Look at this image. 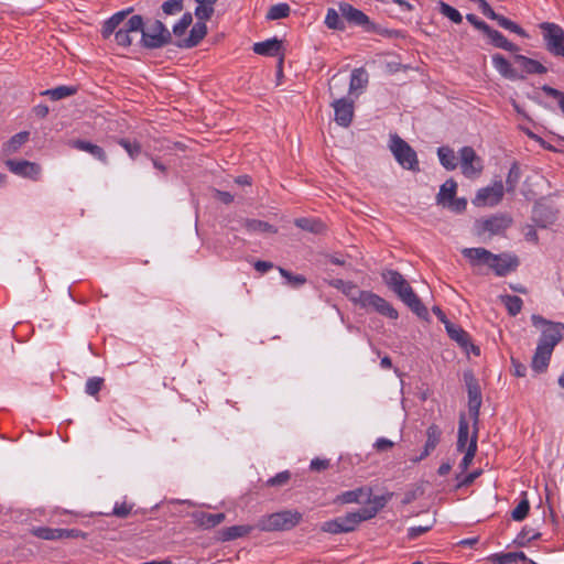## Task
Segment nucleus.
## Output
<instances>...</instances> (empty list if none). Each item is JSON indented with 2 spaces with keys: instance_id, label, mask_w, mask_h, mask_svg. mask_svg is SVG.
Returning a JSON list of instances; mask_svg holds the SVG:
<instances>
[{
  "instance_id": "f257e3e1",
  "label": "nucleus",
  "mask_w": 564,
  "mask_h": 564,
  "mask_svg": "<svg viewBox=\"0 0 564 564\" xmlns=\"http://www.w3.org/2000/svg\"><path fill=\"white\" fill-rule=\"evenodd\" d=\"M132 9L121 10L108 18V35L113 34L115 42L122 47L129 46L142 31L141 15H130Z\"/></svg>"
},
{
  "instance_id": "f03ea898",
  "label": "nucleus",
  "mask_w": 564,
  "mask_h": 564,
  "mask_svg": "<svg viewBox=\"0 0 564 564\" xmlns=\"http://www.w3.org/2000/svg\"><path fill=\"white\" fill-rule=\"evenodd\" d=\"M302 520L297 510H282L259 519L257 528L261 531H288L295 528Z\"/></svg>"
},
{
  "instance_id": "7ed1b4c3",
  "label": "nucleus",
  "mask_w": 564,
  "mask_h": 564,
  "mask_svg": "<svg viewBox=\"0 0 564 564\" xmlns=\"http://www.w3.org/2000/svg\"><path fill=\"white\" fill-rule=\"evenodd\" d=\"M389 149L395 161L405 170L420 171V163L416 152L397 133L390 134Z\"/></svg>"
},
{
  "instance_id": "20e7f679",
  "label": "nucleus",
  "mask_w": 564,
  "mask_h": 564,
  "mask_svg": "<svg viewBox=\"0 0 564 564\" xmlns=\"http://www.w3.org/2000/svg\"><path fill=\"white\" fill-rule=\"evenodd\" d=\"M355 304L359 305L361 308L377 312L391 319H397L399 316L397 310L393 308L389 302L371 291L361 290Z\"/></svg>"
},
{
  "instance_id": "39448f33",
  "label": "nucleus",
  "mask_w": 564,
  "mask_h": 564,
  "mask_svg": "<svg viewBox=\"0 0 564 564\" xmlns=\"http://www.w3.org/2000/svg\"><path fill=\"white\" fill-rule=\"evenodd\" d=\"M369 520V514L361 516L360 511L350 512L334 520L326 521L322 524L323 532L338 534L354 531L360 522Z\"/></svg>"
},
{
  "instance_id": "423d86ee",
  "label": "nucleus",
  "mask_w": 564,
  "mask_h": 564,
  "mask_svg": "<svg viewBox=\"0 0 564 564\" xmlns=\"http://www.w3.org/2000/svg\"><path fill=\"white\" fill-rule=\"evenodd\" d=\"M532 323L535 327L545 326L539 340V346L554 350V347L562 340L564 325L561 323H551L539 315L532 316Z\"/></svg>"
},
{
  "instance_id": "0eeeda50",
  "label": "nucleus",
  "mask_w": 564,
  "mask_h": 564,
  "mask_svg": "<svg viewBox=\"0 0 564 564\" xmlns=\"http://www.w3.org/2000/svg\"><path fill=\"white\" fill-rule=\"evenodd\" d=\"M546 50L554 56L564 57V30L555 23L543 22L540 24Z\"/></svg>"
},
{
  "instance_id": "6e6552de",
  "label": "nucleus",
  "mask_w": 564,
  "mask_h": 564,
  "mask_svg": "<svg viewBox=\"0 0 564 564\" xmlns=\"http://www.w3.org/2000/svg\"><path fill=\"white\" fill-rule=\"evenodd\" d=\"M141 41L145 47L158 48L171 41V33L164 24L156 20L147 29L142 26Z\"/></svg>"
},
{
  "instance_id": "1a4fd4ad",
  "label": "nucleus",
  "mask_w": 564,
  "mask_h": 564,
  "mask_svg": "<svg viewBox=\"0 0 564 564\" xmlns=\"http://www.w3.org/2000/svg\"><path fill=\"white\" fill-rule=\"evenodd\" d=\"M462 173L468 178H476L482 172L481 159L471 147H464L459 150Z\"/></svg>"
},
{
  "instance_id": "9d476101",
  "label": "nucleus",
  "mask_w": 564,
  "mask_h": 564,
  "mask_svg": "<svg viewBox=\"0 0 564 564\" xmlns=\"http://www.w3.org/2000/svg\"><path fill=\"white\" fill-rule=\"evenodd\" d=\"M503 193V184L501 181H498L491 186L480 188L473 203L476 206H496L501 202Z\"/></svg>"
},
{
  "instance_id": "9b49d317",
  "label": "nucleus",
  "mask_w": 564,
  "mask_h": 564,
  "mask_svg": "<svg viewBox=\"0 0 564 564\" xmlns=\"http://www.w3.org/2000/svg\"><path fill=\"white\" fill-rule=\"evenodd\" d=\"M6 166L13 174L33 181H37L42 172L40 164L26 160H7Z\"/></svg>"
},
{
  "instance_id": "f8f14e48",
  "label": "nucleus",
  "mask_w": 564,
  "mask_h": 564,
  "mask_svg": "<svg viewBox=\"0 0 564 564\" xmlns=\"http://www.w3.org/2000/svg\"><path fill=\"white\" fill-rule=\"evenodd\" d=\"M511 218L507 215H497L477 221L478 235L489 232L490 236L499 235L511 226Z\"/></svg>"
},
{
  "instance_id": "ddd939ff",
  "label": "nucleus",
  "mask_w": 564,
  "mask_h": 564,
  "mask_svg": "<svg viewBox=\"0 0 564 564\" xmlns=\"http://www.w3.org/2000/svg\"><path fill=\"white\" fill-rule=\"evenodd\" d=\"M395 294L419 317L425 318L427 316V308L422 304L421 300L414 293L413 289L408 283V281L403 283V285L400 289L397 290Z\"/></svg>"
},
{
  "instance_id": "4468645a",
  "label": "nucleus",
  "mask_w": 564,
  "mask_h": 564,
  "mask_svg": "<svg viewBox=\"0 0 564 564\" xmlns=\"http://www.w3.org/2000/svg\"><path fill=\"white\" fill-rule=\"evenodd\" d=\"M519 265V260L516 256L509 253L495 254L489 263V268L498 275L505 276L514 271Z\"/></svg>"
},
{
  "instance_id": "2eb2a0df",
  "label": "nucleus",
  "mask_w": 564,
  "mask_h": 564,
  "mask_svg": "<svg viewBox=\"0 0 564 564\" xmlns=\"http://www.w3.org/2000/svg\"><path fill=\"white\" fill-rule=\"evenodd\" d=\"M339 12L349 23L362 26L366 31L373 29V24L370 22L369 18L361 10L347 2L339 4Z\"/></svg>"
},
{
  "instance_id": "dca6fc26",
  "label": "nucleus",
  "mask_w": 564,
  "mask_h": 564,
  "mask_svg": "<svg viewBox=\"0 0 564 564\" xmlns=\"http://www.w3.org/2000/svg\"><path fill=\"white\" fill-rule=\"evenodd\" d=\"M335 111V121L341 127H348L354 118V101L347 98H338L332 102Z\"/></svg>"
},
{
  "instance_id": "f3484780",
  "label": "nucleus",
  "mask_w": 564,
  "mask_h": 564,
  "mask_svg": "<svg viewBox=\"0 0 564 564\" xmlns=\"http://www.w3.org/2000/svg\"><path fill=\"white\" fill-rule=\"evenodd\" d=\"M513 63L517 65L516 68H518L519 73L523 74L524 77L531 74H545L547 72L546 67L539 61L524 55L516 54L513 56Z\"/></svg>"
},
{
  "instance_id": "a211bd4d",
  "label": "nucleus",
  "mask_w": 564,
  "mask_h": 564,
  "mask_svg": "<svg viewBox=\"0 0 564 564\" xmlns=\"http://www.w3.org/2000/svg\"><path fill=\"white\" fill-rule=\"evenodd\" d=\"M445 328L448 336L453 340H455L459 346H462L467 352L469 351L470 348L476 356L480 354L479 348L470 343L469 335L463 328L456 326L453 323H447V326H445Z\"/></svg>"
},
{
  "instance_id": "6ab92c4d",
  "label": "nucleus",
  "mask_w": 564,
  "mask_h": 564,
  "mask_svg": "<svg viewBox=\"0 0 564 564\" xmlns=\"http://www.w3.org/2000/svg\"><path fill=\"white\" fill-rule=\"evenodd\" d=\"M492 65L503 78L510 80L524 79V75L520 74L518 68L513 67L501 54L492 55Z\"/></svg>"
},
{
  "instance_id": "aec40b11",
  "label": "nucleus",
  "mask_w": 564,
  "mask_h": 564,
  "mask_svg": "<svg viewBox=\"0 0 564 564\" xmlns=\"http://www.w3.org/2000/svg\"><path fill=\"white\" fill-rule=\"evenodd\" d=\"M463 256L468 259L471 265L486 264L489 267L494 253L485 248H465Z\"/></svg>"
},
{
  "instance_id": "412c9836",
  "label": "nucleus",
  "mask_w": 564,
  "mask_h": 564,
  "mask_svg": "<svg viewBox=\"0 0 564 564\" xmlns=\"http://www.w3.org/2000/svg\"><path fill=\"white\" fill-rule=\"evenodd\" d=\"M441 436V429L435 424L430 425L426 430V442L424 445V451L419 457L414 458L413 462H420L427 457L440 443Z\"/></svg>"
},
{
  "instance_id": "4be33fe9",
  "label": "nucleus",
  "mask_w": 564,
  "mask_h": 564,
  "mask_svg": "<svg viewBox=\"0 0 564 564\" xmlns=\"http://www.w3.org/2000/svg\"><path fill=\"white\" fill-rule=\"evenodd\" d=\"M195 523L203 529H213L225 521V513H207L204 511H197L193 513Z\"/></svg>"
},
{
  "instance_id": "5701e85b",
  "label": "nucleus",
  "mask_w": 564,
  "mask_h": 564,
  "mask_svg": "<svg viewBox=\"0 0 564 564\" xmlns=\"http://www.w3.org/2000/svg\"><path fill=\"white\" fill-rule=\"evenodd\" d=\"M553 350L538 345L532 358L531 367L538 372H544L547 369Z\"/></svg>"
},
{
  "instance_id": "b1692460",
  "label": "nucleus",
  "mask_w": 564,
  "mask_h": 564,
  "mask_svg": "<svg viewBox=\"0 0 564 564\" xmlns=\"http://www.w3.org/2000/svg\"><path fill=\"white\" fill-rule=\"evenodd\" d=\"M282 42L278 39H270L253 45V52L259 55L275 56L281 53Z\"/></svg>"
},
{
  "instance_id": "393cba45",
  "label": "nucleus",
  "mask_w": 564,
  "mask_h": 564,
  "mask_svg": "<svg viewBox=\"0 0 564 564\" xmlns=\"http://www.w3.org/2000/svg\"><path fill=\"white\" fill-rule=\"evenodd\" d=\"M485 34L489 37L491 44L496 47L506 50L508 52L519 51L518 45L511 43L502 33L491 29L490 26L488 28V31H486Z\"/></svg>"
},
{
  "instance_id": "a878e982",
  "label": "nucleus",
  "mask_w": 564,
  "mask_h": 564,
  "mask_svg": "<svg viewBox=\"0 0 564 564\" xmlns=\"http://www.w3.org/2000/svg\"><path fill=\"white\" fill-rule=\"evenodd\" d=\"M253 530V527L251 525H232L228 528L221 529L219 534V540L226 542V541H232L238 538H242L248 535Z\"/></svg>"
},
{
  "instance_id": "bb28decb",
  "label": "nucleus",
  "mask_w": 564,
  "mask_h": 564,
  "mask_svg": "<svg viewBox=\"0 0 564 564\" xmlns=\"http://www.w3.org/2000/svg\"><path fill=\"white\" fill-rule=\"evenodd\" d=\"M328 284L341 291L354 304L356 303V300L361 291L355 283L350 281H344L341 279H333L328 282Z\"/></svg>"
},
{
  "instance_id": "cd10ccee",
  "label": "nucleus",
  "mask_w": 564,
  "mask_h": 564,
  "mask_svg": "<svg viewBox=\"0 0 564 564\" xmlns=\"http://www.w3.org/2000/svg\"><path fill=\"white\" fill-rule=\"evenodd\" d=\"M242 227L250 234H276V228L259 219H243Z\"/></svg>"
},
{
  "instance_id": "c85d7f7f",
  "label": "nucleus",
  "mask_w": 564,
  "mask_h": 564,
  "mask_svg": "<svg viewBox=\"0 0 564 564\" xmlns=\"http://www.w3.org/2000/svg\"><path fill=\"white\" fill-rule=\"evenodd\" d=\"M30 133L28 131H22L13 137H11L2 147V152L6 155H11L17 153L23 144H25L29 140Z\"/></svg>"
},
{
  "instance_id": "c756f323",
  "label": "nucleus",
  "mask_w": 564,
  "mask_h": 564,
  "mask_svg": "<svg viewBox=\"0 0 564 564\" xmlns=\"http://www.w3.org/2000/svg\"><path fill=\"white\" fill-rule=\"evenodd\" d=\"M207 26L204 22H197L191 30L189 36L183 40L181 46L194 47L196 46L206 35Z\"/></svg>"
},
{
  "instance_id": "7c9ffc66",
  "label": "nucleus",
  "mask_w": 564,
  "mask_h": 564,
  "mask_svg": "<svg viewBox=\"0 0 564 564\" xmlns=\"http://www.w3.org/2000/svg\"><path fill=\"white\" fill-rule=\"evenodd\" d=\"M35 534L44 540H59L75 536L73 530L51 528H39L36 529Z\"/></svg>"
},
{
  "instance_id": "2f4dec72",
  "label": "nucleus",
  "mask_w": 564,
  "mask_h": 564,
  "mask_svg": "<svg viewBox=\"0 0 564 564\" xmlns=\"http://www.w3.org/2000/svg\"><path fill=\"white\" fill-rule=\"evenodd\" d=\"M456 189L457 183L453 178L447 180L440 188V193L437 194L436 197L437 203L443 206L447 205V203L453 200V198L455 197Z\"/></svg>"
},
{
  "instance_id": "473e14b6",
  "label": "nucleus",
  "mask_w": 564,
  "mask_h": 564,
  "mask_svg": "<svg viewBox=\"0 0 564 564\" xmlns=\"http://www.w3.org/2000/svg\"><path fill=\"white\" fill-rule=\"evenodd\" d=\"M368 84V74L365 68H355L350 76L349 93L362 90Z\"/></svg>"
},
{
  "instance_id": "72a5a7b5",
  "label": "nucleus",
  "mask_w": 564,
  "mask_h": 564,
  "mask_svg": "<svg viewBox=\"0 0 564 564\" xmlns=\"http://www.w3.org/2000/svg\"><path fill=\"white\" fill-rule=\"evenodd\" d=\"M381 276L388 288L394 293L406 282L403 275L395 270H383Z\"/></svg>"
},
{
  "instance_id": "f704fd0d",
  "label": "nucleus",
  "mask_w": 564,
  "mask_h": 564,
  "mask_svg": "<svg viewBox=\"0 0 564 564\" xmlns=\"http://www.w3.org/2000/svg\"><path fill=\"white\" fill-rule=\"evenodd\" d=\"M469 425L465 416L462 415L458 423L457 451L464 452L469 445Z\"/></svg>"
},
{
  "instance_id": "c9c22d12",
  "label": "nucleus",
  "mask_w": 564,
  "mask_h": 564,
  "mask_svg": "<svg viewBox=\"0 0 564 564\" xmlns=\"http://www.w3.org/2000/svg\"><path fill=\"white\" fill-rule=\"evenodd\" d=\"M477 432L478 430H475L473 435L470 436L469 445L466 448L465 455L459 464V468L462 471H466L470 464L473 463V459L477 452Z\"/></svg>"
},
{
  "instance_id": "e433bc0d",
  "label": "nucleus",
  "mask_w": 564,
  "mask_h": 564,
  "mask_svg": "<svg viewBox=\"0 0 564 564\" xmlns=\"http://www.w3.org/2000/svg\"><path fill=\"white\" fill-rule=\"evenodd\" d=\"M437 155L441 164L448 171L457 167L456 155L453 149L448 147H441L437 149Z\"/></svg>"
},
{
  "instance_id": "4c0bfd02",
  "label": "nucleus",
  "mask_w": 564,
  "mask_h": 564,
  "mask_svg": "<svg viewBox=\"0 0 564 564\" xmlns=\"http://www.w3.org/2000/svg\"><path fill=\"white\" fill-rule=\"evenodd\" d=\"M490 560L494 564H510L518 561L527 562L528 558L523 552H510L502 554H494Z\"/></svg>"
},
{
  "instance_id": "58836bf2",
  "label": "nucleus",
  "mask_w": 564,
  "mask_h": 564,
  "mask_svg": "<svg viewBox=\"0 0 564 564\" xmlns=\"http://www.w3.org/2000/svg\"><path fill=\"white\" fill-rule=\"evenodd\" d=\"M137 513H138V511L134 509V503L123 500L120 502L117 501L115 503V506L112 508L111 516H115L120 519H126V518L134 516Z\"/></svg>"
},
{
  "instance_id": "ea45409f",
  "label": "nucleus",
  "mask_w": 564,
  "mask_h": 564,
  "mask_svg": "<svg viewBox=\"0 0 564 564\" xmlns=\"http://www.w3.org/2000/svg\"><path fill=\"white\" fill-rule=\"evenodd\" d=\"M389 497L387 496H376L369 502L370 507L361 508L359 511L361 516L369 514V519H372L388 502Z\"/></svg>"
},
{
  "instance_id": "a19ab883",
  "label": "nucleus",
  "mask_w": 564,
  "mask_h": 564,
  "mask_svg": "<svg viewBox=\"0 0 564 564\" xmlns=\"http://www.w3.org/2000/svg\"><path fill=\"white\" fill-rule=\"evenodd\" d=\"M294 224L296 227L314 234H321L325 230V225L321 220L312 218H297Z\"/></svg>"
},
{
  "instance_id": "79ce46f5",
  "label": "nucleus",
  "mask_w": 564,
  "mask_h": 564,
  "mask_svg": "<svg viewBox=\"0 0 564 564\" xmlns=\"http://www.w3.org/2000/svg\"><path fill=\"white\" fill-rule=\"evenodd\" d=\"M367 497L369 498L370 496V490H366L365 488H357L355 490H349V491H345L343 492L339 497H338V500L341 502V503H352V502H360L361 498L362 497Z\"/></svg>"
},
{
  "instance_id": "37998d69",
  "label": "nucleus",
  "mask_w": 564,
  "mask_h": 564,
  "mask_svg": "<svg viewBox=\"0 0 564 564\" xmlns=\"http://www.w3.org/2000/svg\"><path fill=\"white\" fill-rule=\"evenodd\" d=\"M501 302L505 304L508 313L511 316H516L521 312L522 308V300L516 295H501Z\"/></svg>"
},
{
  "instance_id": "c03bdc74",
  "label": "nucleus",
  "mask_w": 564,
  "mask_h": 564,
  "mask_svg": "<svg viewBox=\"0 0 564 564\" xmlns=\"http://www.w3.org/2000/svg\"><path fill=\"white\" fill-rule=\"evenodd\" d=\"M76 93V89L69 86H58L53 89H47L43 93V95L48 96L53 100H59L72 96Z\"/></svg>"
},
{
  "instance_id": "a18cd8bd",
  "label": "nucleus",
  "mask_w": 564,
  "mask_h": 564,
  "mask_svg": "<svg viewBox=\"0 0 564 564\" xmlns=\"http://www.w3.org/2000/svg\"><path fill=\"white\" fill-rule=\"evenodd\" d=\"M280 274L286 280V284L292 288H300L306 283V278L302 274H293L292 272L279 267Z\"/></svg>"
},
{
  "instance_id": "49530a36",
  "label": "nucleus",
  "mask_w": 564,
  "mask_h": 564,
  "mask_svg": "<svg viewBox=\"0 0 564 564\" xmlns=\"http://www.w3.org/2000/svg\"><path fill=\"white\" fill-rule=\"evenodd\" d=\"M464 379L467 387L468 399L481 398L480 387L474 375L471 372H465Z\"/></svg>"
},
{
  "instance_id": "de8ad7c7",
  "label": "nucleus",
  "mask_w": 564,
  "mask_h": 564,
  "mask_svg": "<svg viewBox=\"0 0 564 564\" xmlns=\"http://www.w3.org/2000/svg\"><path fill=\"white\" fill-rule=\"evenodd\" d=\"M495 21H497L499 26L509 30L522 37H528V33L520 25L507 19L506 17L498 14V19H496Z\"/></svg>"
},
{
  "instance_id": "09e8293b",
  "label": "nucleus",
  "mask_w": 564,
  "mask_h": 564,
  "mask_svg": "<svg viewBox=\"0 0 564 564\" xmlns=\"http://www.w3.org/2000/svg\"><path fill=\"white\" fill-rule=\"evenodd\" d=\"M495 21H497L499 26L509 30L522 37H528V33L520 25L507 19L506 17L498 14V19H496Z\"/></svg>"
},
{
  "instance_id": "8fccbe9b",
  "label": "nucleus",
  "mask_w": 564,
  "mask_h": 564,
  "mask_svg": "<svg viewBox=\"0 0 564 564\" xmlns=\"http://www.w3.org/2000/svg\"><path fill=\"white\" fill-rule=\"evenodd\" d=\"M340 12L336 11L335 9L330 8L327 10V14L325 18V24L327 28L333 30H344L345 25L344 22L340 20Z\"/></svg>"
},
{
  "instance_id": "3c124183",
  "label": "nucleus",
  "mask_w": 564,
  "mask_h": 564,
  "mask_svg": "<svg viewBox=\"0 0 564 564\" xmlns=\"http://www.w3.org/2000/svg\"><path fill=\"white\" fill-rule=\"evenodd\" d=\"M289 14H290V7H289V4H286V3H279V4L272 6L269 9V11L267 13V18L269 20H279V19L286 18Z\"/></svg>"
},
{
  "instance_id": "603ef678",
  "label": "nucleus",
  "mask_w": 564,
  "mask_h": 564,
  "mask_svg": "<svg viewBox=\"0 0 564 564\" xmlns=\"http://www.w3.org/2000/svg\"><path fill=\"white\" fill-rule=\"evenodd\" d=\"M214 6L215 4L197 3V7L195 9V15L198 22L205 23V21L212 18V15L214 14Z\"/></svg>"
},
{
  "instance_id": "864d4df0",
  "label": "nucleus",
  "mask_w": 564,
  "mask_h": 564,
  "mask_svg": "<svg viewBox=\"0 0 564 564\" xmlns=\"http://www.w3.org/2000/svg\"><path fill=\"white\" fill-rule=\"evenodd\" d=\"M73 144L76 149L89 152L99 159L102 156V149L98 145L90 143V142L77 140Z\"/></svg>"
},
{
  "instance_id": "5fc2aeb1",
  "label": "nucleus",
  "mask_w": 564,
  "mask_h": 564,
  "mask_svg": "<svg viewBox=\"0 0 564 564\" xmlns=\"http://www.w3.org/2000/svg\"><path fill=\"white\" fill-rule=\"evenodd\" d=\"M440 8H441L442 14H444L451 21H453L454 23H457V24L462 23L463 17L458 10H456L455 8L451 7L449 4H447L445 2H441Z\"/></svg>"
},
{
  "instance_id": "6e6d98bb",
  "label": "nucleus",
  "mask_w": 564,
  "mask_h": 564,
  "mask_svg": "<svg viewBox=\"0 0 564 564\" xmlns=\"http://www.w3.org/2000/svg\"><path fill=\"white\" fill-rule=\"evenodd\" d=\"M519 180H520V169L518 167L517 164H513L507 175V180H506L507 191L513 192L517 187Z\"/></svg>"
},
{
  "instance_id": "4d7b16f0",
  "label": "nucleus",
  "mask_w": 564,
  "mask_h": 564,
  "mask_svg": "<svg viewBox=\"0 0 564 564\" xmlns=\"http://www.w3.org/2000/svg\"><path fill=\"white\" fill-rule=\"evenodd\" d=\"M480 406H481V398L468 399V411H469L470 417L474 421V431L477 430Z\"/></svg>"
},
{
  "instance_id": "13d9d810",
  "label": "nucleus",
  "mask_w": 564,
  "mask_h": 564,
  "mask_svg": "<svg viewBox=\"0 0 564 564\" xmlns=\"http://www.w3.org/2000/svg\"><path fill=\"white\" fill-rule=\"evenodd\" d=\"M529 510H530L529 501L527 499L521 500L511 513L512 519L514 521H522L528 516Z\"/></svg>"
},
{
  "instance_id": "bf43d9fd",
  "label": "nucleus",
  "mask_w": 564,
  "mask_h": 564,
  "mask_svg": "<svg viewBox=\"0 0 564 564\" xmlns=\"http://www.w3.org/2000/svg\"><path fill=\"white\" fill-rule=\"evenodd\" d=\"M291 479V474L288 470L281 471L276 474L274 477L267 480V486L269 487H281L289 482Z\"/></svg>"
},
{
  "instance_id": "052dcab7",
  "label": "nucleus",
  "mask_w": 564,
  "mask_h": 564,
  "mask_svg": "<svg viewBox=\"0 0 564 564\" xmlns=\"http://www.w3.org/2000/svg\"><path fill=\"white\" fill-rule=\"evenodd\" d=\"M193 19L191 13H185L181 20L173 26L175 35L181 36L185 33L186 29L191 25Z\"/></svg>"
},
{
  "instance_id": "680f3d73",
  "label": "nucleus",
  "mask_w": 564,
  "mask_h": 564,
  "mask_svg": "<svg viewBox=\"0 0 564 564\" xmlns=\"http://www.w3.org/2000/svg\"><path fill=\"white\" fill-rule=\"evenodd\" d=\"M102 384H104L102 378H96V377L90 378L86 382L85 391L89 395H96L101 390Z\"/></svg>"
},
{
  "instance_id": "e2e57ef3",
  "label": "nucleus",
  "mask_w": 564,
  "mask_h": 564,
  "mask_svg": "<svg viewBox=\"0 0 564 564\" xmlns=\"http://www.w3.org/2000/svg\"><path fill=\"white\" fill-rule=\"evenodd\" d=\"M183 9V0H167L162 4V10L165 14H175Z\"/></svg>"
},
{
  "instance_id": "0e129e2a",
  "label": "nucleus",
  "mask_w": 564,
  "mask_h": 564,
  "mask_svg": "<svg viewBox=\"0 0 564 564\" xmlns=\"http://www.w3.org/2000/svg\"><path fill=\"white\" fill-rule=\"evenodd\" d=\"M542 90L547 95V96H551L553 98H556L558 100V106H560V109L561 111L563 112L564 115V93L551 87V86H547V85H544L542 86Z\"/></svg>"
},
{
  "instance_id": "69168bd1",
  "label": "nucleus",
  "mask_w": 564,
  "mask_h": 564,
  "mask_svg": "<svg viewBox=\"0 0 564 564\" xmlns=\"http://www.w3.org/2000/svg\"><path fill=\"white\" fill-rule=\"evenodd\" d=\"M118 143L122 145L131 158H134L140 153V145L138 143H131L128 140H119Z\"/></svg>"
},
{
  "instance_id": "338daca9",
  "label": "nucleus",
  "mask_w": 564,
  "mask_h": 564,
  "mask_svg": "<svg viewBox=\"0 0 564 564\" xmlns=\"http://www.w3.org/2000/svg\"><path fill=\"white\" fill-rule=\"evenodd\" d=\"M477 3L479 4V9L481 10L484 15L491 20L498 19V14L492 10V8L486 0H479Z\"/></svg>"
},
{
  "instance_id": "774afa93",
  "label": "nucleus",
  "mask_w": 564,
  "mask_h": 564,
  "mask_svg": "<svg viewBox=\"0 0 564 564\" xmlns=\"http://www.w3.org/2000/svg\"><path fill=\"white\" fill-rule=\"evenodd\" d=\"M466 19L470 24H473L476 29L482 31L484 33L488 31L489 25L484 21L479 20L475 14L469 13L466 15Z\"/></svg>"
}]
</instances>
